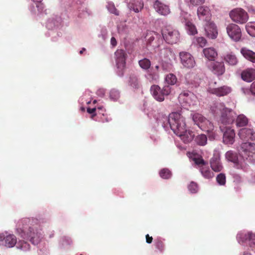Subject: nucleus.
Masks as SVG:
<instances>
[{
    "mask_svg": "<svg viewBox=\"0 0 255 255\" xmlns=\"http://www.w3.org/2000/svg\"><path fill=\"white\" fill-rule=\"evenodd\" d=\"M226 158L235 163V166L237 169H243L244 166L239 162L238 156L235 152L232 150L227 151L225 154Z\"/></svg>",
    "mask_w": 255,
    "mask_h": 255,
    "instance_id": "nucleus-19",
    "label": "nucleus"
},
{
    "mask_svg": "<svg viewBox=\"0 0 255 255\" xmlns=\"http://www.w3.org/2000/svg\"><path fill=\"white\" fill-rule=\"evenodd\" d=\"M238 135L241 140L244 141H254L255 138V132L251 128H243L238 132Z\"/></svg>",
    "mask_w": 255,
    "mask_h": 255,
    "instance_id": "nucleus-14",
    "label": "nucleus"
},
{
    "mask_svg": "<svg viewBox=\"0 0 255 255\" xmlns=\"http://www.w3.org/2000/svg\"><path fill=\"white\" fill-rule=\"evenodd\" d=\"M154 35H157L153 31H149L146 34L145 39L147 45H151L152 41L155 39Z\"/></svg>",
    "mask_w": 255,
    "mask_h": 255,
    "instance_id": "nucleus-40",
    "label": "nucleus"
},
{
    "mask_svg": "<svg viewBox=\"0 0 255 255\" xmlns=\"http://www.w3.org/2000/svg\"><path fill=\"white\" fill-rule=\"evenodd\" d=\"M217 110H215L216 114H221L219 122L223 125H229L233 123L235 121L234 112L227 108L222 104H218L216 106Z\"/></svg>",
    "mask_w": 255,
    "mask_h": 255,
    "instance_id": "nucleus-3",
    "label": "nucleus"
},
{
    "mask_svg": "<svg viewBox=\"0 0 255 255\" xmlns=\"http://www.w3.org/2000/svg\"><path fill=\"white\" fill-rule=\"evenodd\" d=\"M207 67L210 71L217 76H222L225 72V66L223 62L210 61L207 63Z\"/></svg>",
    "mask_w": 255,
    "mask_h": 255,
    "instance_id": "nucleus-9",
    "label": "nucleus"
},
{
    "mask_svg": "<svg viewBox=\"0 0 255 255\" xmlns=\"http://www.w3.org/2000/svg\"><path fill=\"white\" fill-rule=\"evenodd\" d=\"M110 97L114 101L118 100L120 98V92L118 90L113 89L110 92Z\"/></svg>",
    "mask_w": 255,
    "mask_h": 255,
    "instance_id": "nucleus-42",
    "label": "nucleus"
},
{
    "mask_svg": "<svg viewBox=\"0 0 255 255\" xmlns=\"http://www.w3.org/2000/svg\"><path fill=\"white\" fill-rule=\"evenodd\" d=\"M197 15L200 20L208 22L210 21L211 16L210 9L208 6H200L197 9Z\"/></svg>",
    "mask_w": 255,
    "mask_h": 255,
    "instance_id": "nucleus-16",
    "label": "nucleus"
},
{
    "mask_svg": "<svg viewBox=\"0 0 255 255\" xmlns=\"http://www.w3.org/2000/svg\"><path fill=\"white\" fill-rule=\"evenodd\" d=\"M239 151L247 155L250 153H255V143L245 141L241 144Z\"/></svg>",
    "mask_w": 255,
    "mask_h": 255,
    "instance_id": "nucleus-21",
    "label": "nucleus"
},
{
    "mask_svg": "<svg viewBox=\"0 0 255 255\" xmlns=\"http://www.w3.org/2000/svg\"><path fill=\"white\" fill-rule=\"evenodd\" d=\"M111 45L115 47L117 45V42L116 38L114 37H112L111 39Z\"/></svg>",
    "mask_w": 255,
    "mask_h": 255,
    "instance_id": "nucleus-54",
    "label": "nucleus"
},
{
    "mask_svg": "<svg viewBox=\"0 0 255 255\" xmlns=\"http://www.w3.org/2000/svg\"><path fill=\"white\" fill-rule=\"evenodd\" d=\"M249 119L243 114L239 115L236 120V125L237 127H243L248 125Z\"/></svg>",
    "mask_w": 255,
    "mask_h": 255,
    "instance_id": "nucleus-30",
    "label": "nucleus"
},
{
    "mask_svg": "<svg viewBox=\"0 0 255 255\" xmlns=\"http://www.w3.org/2000/svg\"><path fill=\"white\" fill-rule=\"evenodd\" d=\"M246 28L247 31L251 36L255 37V22L248 23L246 25Z\"/></svg>",
    "mask_w": 255,
    "mask_h": 255,
    "instance_id": "nucleus-38",
    "label": "nucleus"
},
{
    "mask_svg": "<svg viewBox=\"0 0 255 255\" xmlns=\"http://www.w3.org/2000/svg\"><path fill=\"white\" fill-rule=\"evenodd\" d=\"M0 240H3L5 246L8 248L13 247L16 243V238L13 235H8L5 237L0 235Z\"/></svg>",
    "mask_w": 255,
    "mask_h": 255,
    "instance_id": "nucleus-24",
    "label": "nucleus"
},
{
    "mask_svg": "<svg viewBox=\"0 0 255 255\" xmlns=\"http://www.w3.org/2000/svg\"><path fill=\"white\" fill-rule=\"evenodd\" d=\"M179 56L182 64L186 68L193 67L195 65V61L193 57L188 52H181Z\"/></svg>",
    "mask_w": 255,
    "mask_h": 255,
    "instance_id": "nucleus-13",
    "label": "nucleus"
},
{
    "mask_svg": "<svg viewBox=\"0 0 255 255\" xmlns=\"http://www.w3.org/2000/svg\"><path fill=\"white\" fill-rule=\"evenodd\" d=\"M159 174L161 178L165 179L170 178L172 175L171 171L167 168L161 169L159 172Z\"/></svg>",
    "mask_w": 255,
    "mask_h": 255,
    "instance_id": "nucleus-39",
    "label": "nucleus"
},
{
    "mask_svg": "<svg viewBox=\"0 0 255 255\" xmlns=\"http://www.w3.org/2000/svg\"><path fill=\"white\" fill-rule=\"evenodd\" d=\"M153 8L160 15L165 16L170 12L169 6L158 0L154 2Z\"/></svg>",
    "mask_w": 255,
    "mask_h": 255,
    "instance_id": "nucleus-18",
    "label": "nucleus"
},
{
    "mask_svg": "<svg viewBox=\"0 0 255 255\" xmlns=\"http://www.w3.org/2000/svg\"><path fill=\"white\" fill-rule=\"evenodd\" d=\"M98 93H100L102 94V95H104V90H99L98 91Z\"/></svg>",
    "mask_w": 255,
    "mask_h": 255,
    "instance_id": "nucleus-55",
    "label": "nucleus"
},
{
    "mask_svg": "<svg viewBox=\"0 0 255 255\" xmlns=\"http://www.w3.org/2000/svg\"><path fill=\"white\" fill-rule=\"evenodd\" d=\"M159 68V67L158 65L155 66V69H156L155 71L158 72Z\"/></svg>",
    "mask_w": 255,
    "mask_h": 255,
    "instance_id": "nucleus-57",
    "label": "nucleus"
},
{
    "mask_svg": "<svg viewBox=\"0 0 255 255\" xmlns=\"http://www.w3.org/2000/svg\"><path fill=\"white\" fill-rule=\"evenodd\" d=\"M129 85L133 88L138 89L139 87V82L136 76L131 75L129 77Z\"/></svg>",
    "mask_w": 255,
    "mask_h": 255,
    "instance_id": "nucleus-34",
    "label": "nucleus"
},
{
    "mask_svg": "<svg viewBox=\"0 0 255 255\" xmlns=\"http://www.w3.org/2000/svg\"><path fill=\"white\" fill-rule=\"evenodd\" d=\"M83 255L81 254V255Z\"/></svg>",
    "mask_w": 255,
    "mask_h": 255,
    "instance_id": "nucleus-64",
    "label": "nucleus"
},
{
    "mask_svg": "<svg viewBox=\"0 0 255 255\" xmlns=\"http://www.w3.org/2000/svg\"><path fill=\"white\" fill-rule=\"evenodd\" d=\"M193 75H188L186 77V81L187 84L190 85L189 88H193V87H196L198 86V84L195 83V81H190L189 79L192 77Z\"/></svg>",
    "mask_w": 255,
    "mask_h": 255,
    "instance_id": "nucleus-48",
    "label": "nucleus"
},
{
    "mask_svg": "<svg viewBox=\"0 0 255 255\" xmlns=\"http://www.w3.org/2000/svg\"><path fill=\"white\" fill-rule=\"evenodd\" d=\"M177 81V79L176 76L172 73L167 75L165 77V82L168 86L175 85Z\"/></svg>",
    "mask_w": 255,
    "mask_h": 255,
    "instance_id": "nucleus-35",
    "label": "nucleus"
},
{
    "mask_svg": "<svg viewBox=\"0 0 255 255\" xmlns=\"http://www.w3.org/2000/svg\"><path fill=\"white\" fill-rule=\"evenodd\" d=\"M229 36L235 41H239L242 36L241 30L240 27L234 23L229 24L226 28Z\"/></svg>",
    "mask_w": 255,
    "mask_h": 255,
    "instance_id": "nucleus-11",
    "label": "nucleus"
},
{
    "mask_svg": "<svg viewBox=\"0 0 255 255\" xmlns=\"http://www.w3.org/2000/svg\"><path fill=\"white\" fill-rule=\"evenodd\" d=\"M162 36L165 41L171 44L176 43L180 38L178 31L171 27H166L162 30Z\"/></svg>",
    "mask_w": 255,
    "mask_h": 255,
    "instance_id": "nucleus-5",
    "label": "nucleus"
},
{
    "mask_svg": "<svg viewBox=\"0 0 255 255\" xmlns=\"http://www.w3.org/2000/svg\"><path fill=\"white\" fill-rule=\"evenodd\" d=\"M33 1L36 2H40L42 0H32Z\"/></svg>",
    "mask_w": 255,
    "mask_h": 255,
    "instance_id": "nucleus-59",
    "label": "nucleus"
},
{
    "mask_svg": "<svg viewBox=\"0 0 255 255\" xmlns=\"http://www.w3.org/2000/svg\"><path fill=\"white\" fill-rule=\"evenodd\" d=\"M139 66L144 70H148L150 66V61L147 58H144L138 61Z\"/></svg>",
    "mask_w": 255,
    "mask_h": 255,
    "instance_id": "nucleus-37",
    "label": "nucleus"
},
{
    "mask_svg": "<svg viewBox=\"0 0 255 255\" xmlns=\"http://www.w3.org/2000/svg\"><path fill=\"white\" fill-rule=\"evenodd\" d=\"M200 170L203 176L206 178H211L214 176L213 172L207 167L202 166Z\"/></svg>",
    "mask_w": 255,
    "mask_h": 255,
    "instance_id": "nucleus-36",
    "label": "nucleus"
},
{
    "mask_svg": "<svg viewBox=\"0 0 255 255\" xmlns=\"http://www.w3.org/2000/svg\"><path fill=\"white\" fill-rule=\"evenodd\" d=\"M210 93L216 95L218 97L225 96L231 92L230 87L227 86H223L217 88L210 89L209 90Z\"/></svg>",
    "mask_w": 255,
    "mask_h": 255,
    "instance_id": "nucleus-22",
    "label": "nucleus"
},
{
    "mask_svg": "<svg viewBox=\"0 0 255 255\" xmlns=\"http://www.w3.org/2000/svg\"><path fill=\"white\" fill-rule=\"evenodd\" d=\"M96 108H92V109L90 108H88L87 109V112L89 114H90L92 115L91 119H93L96 116Z\"/></svg>",
    "mask_w": 255,
    "mask_h": 255,
    "instance_id": "nucleus-49",
    "label": "nucleus"
},
{
    "mask_svg": "<svg viewBox=\"0 0 255 255\" xmlns=\"http://www.w3.org/2000/svg\"><path fill=\"white\" fill-rule=\"evenodd\" d=\"M178 99L179 101L185 106L191 107L196 104L197 98L196 96L193 93L188 91L182 92L180 94Z\"/></svg>",
    "mask_w": 255,
    "mask_h": 255,
    "instance_id": "nucleus-10",
    "label": "nucleus"
},
{
    "mask_svg": "<svg viewBox=\"0 0 255 255\" xmlns=\"http://www.w3.org/2000/svg\"><path fill=\"white\" fill-rule=\"evenodd\" d=\"M96 103H97V100H94V101H93V104H96Z\"/></svg>",
    "mask_w": 255,
    "mask_h": 255,
    "instance_id": "nucleus-61",
    "label": "nucleus"
},
{
    "mask_svg": "<svg viewBox=\"0 0 255 255\" xmlns=\"http://www.w3.org/2000/svg\"><path fill=\"white\" fill-rule=\"evenodd\" d=\"M230 16L234 22L240 24L246 23L249 18L247 12L241 8H236L231 10Z\"/></svg>",
    "mask_w": 255,
    "mask_h": 255,
    "instance_id": "nucleus-6",
    "label": "nucleus"
},
{
    "mask_svg": "<svg viewBox=\"0 0 255 255\" xmlns=\"http://www.w3.org/2000/svg\"><path fill=\"white\" fill-rule=\"evenodd\" d=\"M221 130L224 132L223 140L225 144L232 145L235 142V132L234 129L230 128H226L225 131L224 129L222 128L221 126L220 127Z\"/></svg>",
    "mask_w": 255,
    "mask_h": 255,
    "instance_id": "nucleus-15",
    "label": "nucleus"
},
{
    "mask_svg": "<svg viewBox=\"0 0 255 255\" xmlns=\"http://www.w3.org/2000/svg\"><path fill=\"white\" fill-rule=\"evenodd\" d=\"M147 78L150 82L156 81L158 79L159 74L158 72H156L153 69H150L148 71Z\"/></svg>",
    "mask_w": 255,
    "mask_h": 255,
    "instance_id": "nucleus-33",
    "label": "nucleus"
},
{
    "mask_svg": "<svg viewBox=\"0 0 255 255\" xmlns=\"http://www.w3.org/2000/svg\"><path fill=\"white\" fill-rule=\"evenodd\" d=\"M220 104V103L217 104L216 105V106L215 107V109H214V107H213V110H213V111H214V112H215V110H217V108H216V106H217V105L218 104ZM214 113H215V114H217L215 112H214Z\"/></svg>",
    "mask_w": 255,
    "mask_h": 255,
    "instance_id": "nucleus-58",
    "label": "nucleus"
},
{
    "mask_svg": "<svg viewBox=\"0 0 255 255\" xmlns=\"http://www.w3.org/2000/svg\"><path fill=\"white\" fill-rule=\"evenodd\" d=\"M241 77L244 81L251 82L255 79V69L248 68L244 70L241 73Z\"/></svg>",
    "mask_w": 255,
    "mask_h": 255,
    "instance_id": "nucleus-23",
    "label": "nucleus"
},
{
    "mask_svg": "<svg viewBox=\"0 0 255 255\" xmlns=\"http://www.w3.org/2000/svg\"><path fill=\"white\" fill-rule=\"evenodd\" d=\"M150 92L155 100L158 102L164 100V97L169 95L171 91V87L168 85L164 86L162 89L156 85L151 86Z\"/></svg>",
    "mask_w": 255,
    "mask_h": 255,
    "instance_id": "nucleus-4",
    "label": "nucleus"
},
{
    "mask_svg": "<svg viewBox=\"0 0 255 255\" xmlns=\"http://www.w3.org/2000/svg\"><path fill=\"white\" fill-rule=\"evenodd\" d=\"M196 42L197 44L201 47H204L207 41L205 39V38L203 37H198L196 38Z\"/></svg>",
    "mask_w": 255,
    "mask_h": 255,
    "instance_id": "nucleus-47",
    "label": "nucleus"
},
{
    "mask_svg": "<svg viewBox=\"0 0 255 255\" xmlns=\"http://www.w3.org/2000/svg\"><path fill=\"white\" fill-rule=\"evenodd\" d=\"M86 50V49L84 48H83L80 51V54H82L84 51Z\"/></svg>",
    "mask_w": 255,
    "mask_h": 255,
    "instance_id": "nucleus-56",
    "label": "nucleus"
},
{
    "mask_svg": "<svg viewBox=\"0 0 255 255\" xmlns=\"http://www.w3.org/2000/svg\"><path fill=\"white\" fill-rule=\"evenodd\" d=\"M192 120L203 130H209L213 129V124L201 114L195 113L192 115Z\"/></svg>",
    "mask_w": 255,
    "mask_h": 255,
    "instance_id": "nucleus-7",
    "label": "nucleus"
},
{
    "mask_svg": "<svg viewBox=\"0 0 255 255\" xmlns=\"http://www.w3.org/2000/svg\"><path fill=\"white\" fill-rule=\"evenodd\" d=\"M241 53L243 56L248 60L255 63V52L243 47L241 49Z\"/></svg>",
    "mask_w": 255,
    "mask_h": 255,
    "instance_id": "nucleus-27",
    "label": "nucleus"
},
{
    "mask_svg": "<svg viewBox=\"0 0 255 255\" xmlns=\"http://www.w3.org/2000/svg\"><path fill=\"white\" fill-rule=\"evenodd\" d=\"M90 103H91V102L90 101V102H88L87 103V104H90Z\"/></svg>",
    "mask_w": 255,
    "mask_h": 255,
    "instance_id": "nucleus-62",
    "label": "nucleus"
},
{
    "mask_svg": "<svg viewBox=\"0 0 255 255\" xmlns=\"http://www.w3.org/2000/svg\"><path fill=\"white\" fill-rule=\"evenodd\" d=\"M210 165L215 172L221 171L223 167L220 161V156L218 154H214L210 160Z\"/></svg>",
    "mask_w": 255,
    "mask_h": 255,
    "instance_id": "nucleus-20",
    "label": "nucleus"
},
{
    "mask_svg": "<svg viewBox=\"0 0 255 255\" xmlns=\"http://www.w3.org/2000/svg\"><path fill=\"white\" fill-rule=\"evenodd\" d=\"M205 57L211 61H215V58L217 56L216 50L213 47L205 48L203 50Z\"/></svg>",
    "mask_w": 255,
    "mask_h": 255,
    "instance_id": "nucleus-28",
    "label": "nucleus"
},
{
    "mask_svg": "<svg viewBox=\"0 0 255 255\" xmlns=\"http://www.w3.org/2000/svg\"><path fill=\"white\" fill-rule=\"evenodd\" d=\"M223 59L226 63L231 66H235L239 62L236 55L233 52L226 54Z\"/></svg>",
    "mask_w": 255,
    "mask_h": 255,
    "instance_id": "nucleus-26",
    "label": "nucleus"
},
{
    "mask_svg": "<svg viewBox=\"0 0 255 255\" xmlns=\"http://www.w3.org/2000/svg\"><path fill=\"white\" fill-rule=\"evenodd\" d=\"M181 139L183 140L184 143H188L192 140L194 138V134L193 131L191 130H187L185 129V132L181 133V134H177Z\"/></svg>",
    "mask_w": 255,
    "mask_h": 255,
    "instance_id": "nucleus-29",
    "label": "nucleus"
},
{
    "mask_svg": "<svg viewBox=\"0 0 255 255\" xmlns=\"http://www.w3.org/2000/svg\"><path fill=\"white\" fill-rule=\"evenodd\" d=\"M254 140H255V139H254Z\"/></svg>",
    "mask_w": 255,
    "mask_h": 255,
    "instance_id": "nucleus-63",
    "label": "nucleus"
},
{
    "mask_svg": "<svg viewBox=\"0 0 255 255\" xmlns=\"http://www.w3.org/2000/svg\"><path fill=\"white\" fill-rule=\"evenodd\" d=\"M107 7L111 13L115 14L116 15H118L119 14V11L116 8L113 2L111 1L108 2Z\"/></svg>",
    "mask_w": 255,
    "mask_h": 255,
    "instance_id": "nucleus-41",
    "label": "nucleus"
},
{
    "mask_svg": "<svg viewBox=\"0 0 255 255\" xmlns=\"http://www.w3.org/2000/svg\"><path fill=\"white\" fill-rule=\"evenodd\" d=\"M189 190L192 193L197 192L198 190L197 184L194 182H191L188 186Z\"/></svg>",
    "mask_w": 255,
    "mask_h": 255,
    "instance_id": "nucleus-46",
    "label": "nucleus"
},
{
    "mask_svg": "<svg viewBox=\"0 0 255 255\" xmlns=\"http://www.w3.org/2000/svg\"><path fill=\"white\" fill-rule=\"evenodd\" d=\"M205 30L206 36L211 39H215L218 35L217 27L212 21L207 22L205 26Z\"/></svg>",
    "mask_w": 255,
    "mask_h": 255,
    "instance_id": "nucleus-17",
    "label": "nucleus"
},
{
    "mask_svg": "<svg viewBox=\"0 0 255 255\" xmlns=\"http://www.w3.org/2000/svg\"><path fill=\"white\" fill-rule=\"evenodd\" d=\"M115 56L117 68L123 70L126 67L127 54L123 49H118L115 53Z\"/></svg>",
    "mask_w": 255,
    "mask_h": 255,
    "instance_id": "nucleus-12",
    "label": "nucleus"
},
{
    "mask_svg": "<svg viewBox=\"0 0 255 255\" xmlns=\"http://www.w3.org/2000/svg\"><path fill=\"white\" fill-rule=\"evenodd\" d=\"M217 182L220 185H224L226 184V178L225 174L220 173L216 177Z\"/></svg>",
    "mask_w": 255,
    "mask_h": 255,
    "instance_id": "nucleus-44",
    "label": "nucleus"
},
{
    "mask_svg": "<svg viewBox=\"0 0 255 255\" xmlns=\"http://www.w3.org/2000/svg\"><path fill=\"white\" fill-rule=\"evenodd\" d=\"M250 91L253 95H255V81L251 84L250 86Z\"/></svg>",
    "mask_w": 255,
    "mask_h": 255,
    "instance_id": "nucleus-52",
    "label": "nucleus"
},
{
    "mask_svg": "<svg viewBox=\"0 0 255 255\" xmlns=\"http://www.w3.org/2000/svg\"><path fill=\"white\" fill-rule=\"evenodd\" d=\"M237 239L239 243H249L250 247L255 249V234L252 232H241L238 234Z\"/></svg>",
    "mask_w": 255,
    "mask_h": 255,
    "instance_id": "nucleus-8",
    "label": "nucleus"
},
{
    "mask_svg": "<svg viewBox=\"0 0 255 255\" xmlns=\"http://www.w3.org/2000/svg\"><path fill=\"white\" fill-rule=\"evenodd\" d=\"M243 255H252L250 253H245Z\"/></svg>",
    "mask_w": 255,
    "mask_h": 255,
    "instance_id": "nucleus-60",
    "label": "nucleus"
},
{
    "mask_svg": "<svg viewBox=\"0 0 255 255\" xmlns=\"http://www.w3.org/2000/svg\"><path fill=\"white\" fill-rule=\"evenodd\" d=\"M195 141L200 146H204L207 143V137L204 134H199L195 137Z\"/></svg>",
    "mask_w": 255,
    "mask_h": 255,
    "instance_id": "nucleus-32",
    "label": "nucleus"
},
{
    "mask_svg": "<svg viewBox=\"0 0 255 255\" xmlns=\"http://www.w3.org/2000/svg\"><path fill=\"white\" fill-rule=\"evenodd\" d=\"M146 242L148 244H151L152 242L153 238L152 237H150L148 234L145 236Z\"/></svg>",
    "mask_w": 255,
    "mask_h": 255,
    "instance_id": "nucleus-53",
    "label": "nucleus"
},
{
    "mask_svg": "<svg viewBox=\"0 0 255 255\" xmlns=\"http://www.w3.org/2000/svg\"><path fill=\"white\" fill-rule=\"evenodd\" d=\"M154 245L156 249L162 252L164 249V245L163 242L160 239H157L154 241Z\"/></svg>",
    "mask_w": 255,
    "mask_h": 255,
    "instance_id": "nucleus-45",
    "label": "nucleus"
},
{
    "mask_svg": "<svg viewBox=\"0 0 255 255\" xmlns=\"http://www.w3.org/2000/svg\"><path fill=\"white\" fill-rule=\"evenodd\" d=\"M205 0H190V3L193 5H197L204 3Z\"/></svg>",
    "mask_w": 255,
    "mask_h": 255,
    "instance_id": "nucleus-51",
    "label": "nucleus"
},
{
    "mask_svg": "<svg viewBox=\"0 0 255 255\" xmlns=\"http://www.w3.org/2000/svg\"><path fill=\"white\" fill-rule=\"evenodd\" d=\"M17 248L20 249L23 251H26L30 248V245L27 242L21 241H19L17 244Z\"/></svg>",
    "mask_w": 255,
    "mask_h": 255,
    "instance_id": "nucleus-43",
    "label": "nucleus"
},
{
    "mask_svg": "<svg viewBox=\"0 0 255 255\" xmlns=\"http://www.w3.org/2000/svg\"><path fill=\"white\" fill-rule=\"evenodd\" d=\"M194 161L197 165H201L202 166L205 165V162L202 158H195Z\"/></svg>",
    "mask_w": 255,
    "mask_h": 255,
    "instance_id": "nucleus-50",
    "label": "nucleus"
},
{
    "mask_svg": "<svg viewBox=\"0 0 255 255\" xmlns=\"http://www.w3.org/2000/svg\"><path fill=\"white\" fill-rule=\"evenodd\" d=\"M143 2L141 0H132L128 4V7L135 12H138L143 7Z\"/></svg>",
    "mask_w": 255,
    "mask_h": 255,
    "instance_id": "nucleus-25",
    "label": "nucleus"
},
{
    "mask_svg": "<svg viewBox=\"0 0 255 255\" xmlns=\"http://www.w3.org/2000/svg\"><path fill=\"white\" fill-rule=\"evenodd\" d=\"M185 28L190 35H195L197 33V30L195 25L190 21L185 20Z\"/></svg>",
    "mask_w": 255,
    "mask_h": 255,
    "instance_id": "nucleus-31",
    "label": "nucleus"
},
{
    "mask_svg": "<svg viewBox=\"0 0 255 255\" xmlns=\"http://www.w3.org/2000/svg\"><path fill=\"white\" fill-rule=\"evenodd\" d=\"M28 218L23 219L18 223L17 231L21 237L29 240L34 245H37L42 239L41 230L36 224L30 223Z\"/></svg>",
    "mask_w": 255,
    "mask_h": 255,
    "instance_id": "nucleus-1",
    "label": "nucleus"
},
{
    "mask_svg": "<svg viewBox=\"0 0 255 255\" xmlns=\"http://www.w3.org/2000/svg\"><path fill=\"white\" fill-rule=\"evenodd\" d=\"M168 123L171 129L176 134L185 132L186 126L184 118L179 113L170 114L168 117Z\"/></svg>",
    "mask_w": 255,
    "mask_h": 255,
    "instance_id": "nucleus-2",
    "label": "nucleus"
}]
</instances>
